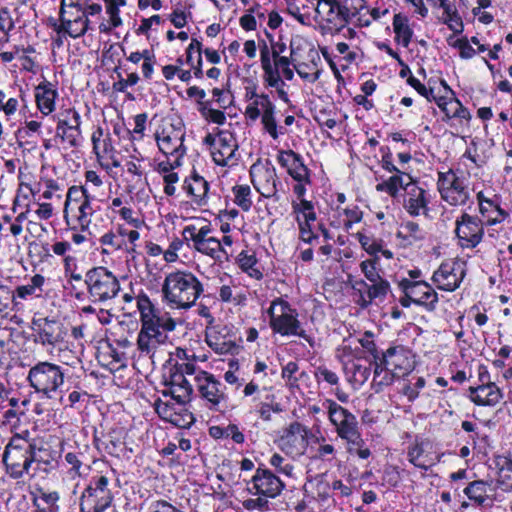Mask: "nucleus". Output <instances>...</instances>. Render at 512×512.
Masks as SVG:
<instances>
[{
    "instance_id": "f257e3e1",
    "label": "nucleus",
    "mask_w": 512,
    "mask_h": 512,
    "mask_svg": "<svg viewBox=\"0 0 512 512\" xmlns=\"http://www.w3.org/2000/svg\"><path fill=\"white\" fill-rule=\"evenodd\" d=\"M203 288L191 273L176 271L169 273L162 286L164 298L176 308H189L195 304Z\"/></svg>"
},
{
    "instance_id": "f03ea898",
    "label": "nucleus",
    "mask_w": 512,
    "mask_h": 512,
    "mask_svg": "<svg viewBox=\"0 0 512 512\" xmlns=\"http://www.w3.org/2000/svg\"><path fill=\"white\" fill-rule=\"evenodd\" d=\"M32 442L20 435L13 436L3 453L7 473L14 479L28 474L31 467Z\"/></svg>"
},
{
    "instance_id": "7ed1b4c3",
    "label": "nucleus",
    "mask_w": 512,
    "mask_h": 512,
    "mask_svg": "<svg viewBox=\"0 0 512 512\" xmlns=\"http://www.w3.org/2000/svg\"><path fill=\"white\" fill-rule=\"evenodd\" d=\"M85 283L93 302H106L115 298L120 291L117 277L101 266L92 268L86 273Z\"/></svg>"
},
{
    "instance_id": "20e7f679",
    "label": "nucleus",
    "mask_w": 512,
    "mask_h": 512,
    "mask_svg": "<svg viewBox=\"0 0 512 512\" xmlns=\"http://www.w3.org/2000/svg\"><path fill=\"white\" fill-rule=\"evenodd\" d=\"M108 486L106 476L93 477L80 496V512H105L114 499Z\"/></svg>"
},
{
    "instance_id": "39448f33",
    "label": "nucleus",
    "mask_w": 512,
    "mask_h": 512,
    "mask_svg": "<svg viewBox=\"0 0 512 512\" xmlns=\"http://www.w3.org/2000/svg\"><path fill=\"white\" fill-rule=\"evenodd\" d=\"M28 380L37 392L53 398L64 383V372L56 364L39 362L29 370Z\"/></svg>"
},
{
    "instance_id": "423d86ee",
    "label": "nucleus",
    "mask_w": 512,
    "mask_h": 512,
    "mask_svg": "<svg viewBox=\"0 0 512 512\" xmlns=\"http://www.w3.org/2000/svg\"><path fill=\"white\" fill-rule=\"evenodd\" d=\"M330 422L336 427L338 435L348 442L358 444L361 441L356 417L332 400H326Z\"/></svg>"
},
{
    "instance_id": "0eeeda50",
    "label": "nucleus",
    "mask_w": 512,
    "mask_h": 512,
    "mask_svg": "<svg viewBox=\"0 0 512 512\" xmlns=\"http://www.w3.org/2000/svg\"><path fill=\"white\" fill-rule=\"evenodd\" d=\"M184 137L185 133L182 129L175 127L173 124L163 126L161 130L155 132L158 148L166 156L182 158L185 155Z\"/></svg>"
},
{
    "instance_id": "6e6552de",
    "label": "nucleus",
    "mask_w": 512,
    "mask_h": 512,
    "mask_svg": "<svg viewBox=\"0 0 512 512\" xmlns=\"http://www.w3.org/2000/svg\"><path fill=\"white\" fill-rule=\"evenodd\" d=\"M455 233L461 247L474 248L483 238L484 227L480 219L464 213L456 220Z\"/></svg>"
},
{
    "instance_id": "1a4fd4ad",
    "label": "nucleus",
    "mask_w": 512,
    "mask_h": 512,
    "mask_svg": "<svg viewBox=\"0 0 512 512\" xmlns=\"http://www.w3.org/2000/svg\"><path fill=\"white\" fill-rule=\"evenodd\" d=\"M268 312L270 314L271 327L275 332L281 335L299 334V322L286 303L274 302Z\"/></svg>"
},
{
    "instance_id": "9d476101",
    "label": "nucleus",
    "mask_w": 512,
    "mask_h": 512,
    "mask_svg": "<svg viewBox=\"0 0 512 512\" xmlns=\"http://www.w3.org/2000/svg\"><path fill=\"white\" fill-rule=\"evenodd\" d=\"M398 286L402 292H407L408 298L417 305H426L433 309L438 301L437 293L425 281H412L403 278L398 282Z\"/></svg>"
},
{
    "instance_id": "9b49d317",
    "label": "nucleus",
    "mask_w": 512,
    "mask_h": 512,
    "mask_svg": "<svg viewBox=\"0 0 512 512\" xmlns=\"http://www.w3.org/2000/svg\"><path fill=\"white\" fill-rule=\"evenodd\" d=\"M196 381L197 389L201 397L207 401L209 409L218 410L219 404L225 399V386L212 374L203 371L196 376Z\"/></svg>"
},
{
    "instance_id": "f8f14e48",
    "label": "nucleus",
    "mask_w": 512,
    "mask_h": 512,
    "mask_svg": "<svg viewBox=\"0 0 512 512\" xmlns=\"http://www.w3.org/2000/svg\"><path fill=\"white\" fill-rule=\"evenodd\" d=\"M283 488L284 483L279 477L268 469L258 468L252 478V486L248 490L256 495L274 498L280 494Z\"/></svg>"
},
{
    "instance_id": "ddd939ff",
    "label": "nucleus",
    "mask_w": 512,
    "mask_h": 512,
    "mask_svg": "<svg viewBox=\"0 0 512 512\" xmlns=\"http://www.w3.org/2000/svg\"><path fill=\"white\" fill-rule=\"evenodd\" d=\"M168 339L166 333L156 330L150 318L143 319L141 315V329L137 338L138 349L147 355L153 356L158 345L164 344Z\"/></svg>"
},
{
    "instance_id": "4468645a",
    "label": "nucleus",
    "mask_w": 512,
    "mask_h": 512,
    "mask_svg": "<svg viewBox=\"0 0 512 512\" xmlns=\"http://www.w3.org/2000/svg\"><path fill=\"white\" fill-rule=\"evenodd\" d=\"M409 183L405 184V197L403 206L411 216H419L421 214L427 215L428 212V199L426 191L417 186L412 178L408 175Z\"/></svg>"
},
{
    "instance_id": "2eb2a0df",
    "label": "nucleus",
    "mask_w": 512,
    "mask_h": 512,
    "mask_svg": "<svg viewBox=\"0 0 512 512\" xmlns=\"http://www.w3.org/2000/svg\"><path fill=\"white\" fill-rule=\"evenodd\" d=\"M464 275V270L456 262L452 264L443 263L434 272L432 280L439 289L454 291L459 287Z\"/></svg>"
},
{
    "instance_id": "dca6fc26",
    "label": "nucleus",
    "mask_w": 512,
    "mask_h": 512,
    "mask_svg": "<svg viewBox=\"0 0 512 512\" xmlns=\"http://www.w3.org/2000/svg\"><path fill=\"white\" fill-rule=\"evenodd\" d=\"M65 113L67 116L58 120L56 134L61 137L62 141L68 142L71 147H76L79 145L81 136L80 115L73 109H68Z\"/></svg>"
},
{
    "instance_id": "f3484780",
    "label": "nucleus",
    "mask_w": 512,
    "mask_h": 512,
    "mask_svg": "<svg viewBox=\"0 0 512 512\" xmlns=\"http://www.w3.org/2000/svg\"><path fill=\"white\" fill-rule=\"evenodd\" d=\"M33 329L37 332L35 342L43 346L55 345L62 338L61 323L48 317L33 319Z\"/></svg>"
},
{
    "instance_id": "a211bd4d",
    "label": "nucleus",
    "mask_w": 512,
    "mask_h": 512,
    "mask_svg": "<svg viewBox=\"0 0 512 512\" xmlns=\"http://www.w3.org/2000/svg\"><path fill=\"white\" fill-rule=\"evenodd\" d=\"M381 361L386 368L397 374V377L406 375L413 369V364L402 347H390L382 354Z\"/></svg>"
},
{
    "instance_id": "6ab92c4d",
    "label": "nucleus",
    "mask_w": 512,
    "mask_h": 512,
    "mask_svg": "<svg viewBox=\"0 0 512 512\" xmlns=\"http://www.w3.org/2000/svg\"><path fill=\"white\" fill-rule=\"evenodd\" d=\"M238 145L231 133L220 131L216 146L212 149L213 161L219 166L228 165V161L235 155Z\"/></svg>"
},
{
    "instance_id": "aec40b11",
    "label": "nucleus",
    "mask_w": 512,
    "mask_h": 512,
    "mask_svg": "<svg viewBox=\"0 0 512 512\" xmlns=\"http://www.w3.org/2000/svg\"><path fill=\"white\" fill-rule=\"evenodd\" d=\"M326 10L325 24H322V33H334L341 30L348 22L350 17L349 9L334 3L331 6L322 7V11Z\"/></svg>"
},
{
    "instance_id": "412c9836",
    "label": "nucleus",
    "mask_w": 512,
    "mask_h": 512,
    "mask_svg": "<svg viewBox=\"0 0 512 512\" xmlns=\"http://www.w3.org/2000/svg\"><path fill=\"white\" fill-rule=\"evenodd\" d=\"M68 11L60 8L61 28L70 37L78 38L83 36L89 28V19L86 12H82V8H78L75 18H67Z\"/></svg>"
},
{
    "instance_id": "4be33fe9",
    "label": "nucleus",
    "mask_w": 512,
    "mask_h": 512,
    "mask_svg": "<svg viewBox=\"0 0 512 512\" xmlns=\"http://www.w3.org/2000/svg\"><path fill=\"white\" fill-rule=\"evenodd\" d=\"M469 392L471 401L480 406H494L502 398L500 389L489 381L477 387H470Z\"/></svg>"
},
{
    "instance_id": "5701e85b",
    "label": "nucleus",
    "mask_w": 512,
    "mask_h": 512,
    "mask_svg": "<svg viewBox=\"0 0 512 512\" xmlns=\"http://www.w3.org/2000/svg\"><path fill=\"white\" fill-rule=\"evenodd\" d=\"M294 208L296 212H299L302 215V217L298 216L302 241L311 243L312 240H317V235L311 228V222L316 221V213L313 211L312 203L306 200H301L300 205L295 206Z\"/></svg>"
},
{
    "instance_id": "b1692460",
    "label": "nucleus",
    "mask_w": 512,
    "mask_h": 512,
    "mask_svg": "<svg viewBox=\"0 0 512 512\" xmlns=\"http://www.w3.org/2000/svg\"><path fill=\"white\" fill-rule=\"evenodd\" d=\"M250 175L254 187L262 195L275 192V170L273 167H259L254 164L250 169Z\"/></svg>"
},
{
    "instance_id": "393cba45",
    "label": "nucleus",
    "mask_w": 512,
    "mask_h": 512,
    "mask_svg": "<svg viewBox=\"0 0 512 512\" xmlns=\"http://www.w3.org/2000/svg\"><path fill=\"white\" fill-rule=\"evenodd\" d=\"M278 162L287 169L289 175L298 182L308 181V169L301 162L300 156L292 150L280 151Z\"/></svg>"
},
{
    "instance_id": "a878e982",
    "label": "nucleus",
    "mask_w": 512,
    "mask_h": 512,
    "mask_svg": "<svg viewBox=\"0 0 512 512\" xmlns=\"http://www.w3.org/2000/svg\"><path fill=\"white\" fill-rule=\"evenodd\" d=\"M165 385L169 386L171 397L178 403H185L193 392L191 384L181 373L169 371V377L165 380Z\"/></svg>"
},
{
    "instance_id": "bb28decb",
    "label": "nucleus",
    "mask_w": 512,
    "mask_h": 512,
    "mask_svg": "<svg viewBox=\"0 0 512 512\" xmlns=\"http://www.w3.org/2000/svg\"><path fill=\"white\" fill-rule=\"evenodd\" d=\"M208 346L218 354H236L239 351V345L228 336L227 333L221 331H213L206 335Z\"/></svg>"
},
{
    "instance_id": "cd10ccee",
    "label": "nucleus",
    "mask_w": 512,
    "mask_h": 512,
    "mask_svg": "<svg viewBox=\"0 0 512 512\" xmlns=\"http://www.w3.org/2000/svg\"><path fill=\"white\" fill-rule=\"evenodd\" d=\"M57 91L53 88L52 83L44 81L35 89V98L39 110L48 115L55 109V99Z\"/></svg>"
},
{
    "instance_id": "c85d7f7f",
    "label": "nucleus",
    "mask_w": 512,
    "mask_h": 512,
    "mask_svg": "<svg viewBox=\"0 0 512 512\" xmlns=\"http://www.w3.org/2000/svg\"><path fill=\"white\" fill-rule=\"evenodd\" d=\"M193 248L204 255L210 256L215 261L222 262L223 259H228V253L222 247L221 242L215 237L194 242Z\"/></svg>"
},
{
    "instance_id": "c756f323",
    "label": "nucleus",
    "mask_w": 512,
    "mask_h": 512,
    "mask_svg": "<svg viewBox=\"0 0 512 512\" xmlns=\"http://www.w3.org/2000/svg\"><path fill=\"white\" fill-rule=\"evenodd\" d=\"M303 490L304 497L296 506V510L303 511L308 509L310 512H315V505L320 497V480L317 477L308 479L303 486Z\"/></svg>"
},
{
    "instance_id": "7c9ffc66",
    "label": "nucleus",
    "mask_w": 512,
    "mask_h": 512,
    "mask_svg": "<svg viewBox=\"0 0 512 512\" xmlns=\"http://www.w3.org/2000/svg\"><path fill=\"white\" fill-rule=\"evenodd\" d=\"M184 189L193 197L194 203L198 206H202L206 203L208 182L203 177L194 174L190 179H186Z\"/></svg>"
},
{
    "instance_id": "2f4dec72",
    "label": "nucleus",
    "mask_w": 512,
    "mask_h": 512,
    "mask_svg": "<svg viewBox=\"0 0 512 512\" xmlns=\"http://www.w3.org/2000/svg\"><path fill=\"white\" fill-rule=\"evenodd\" d=\"M282 442L292 443L298 451H303L308 445V431L298 422L290 424L281 437Z\"/></svg>"
},
{
    "instance_id": "473e14b6",
    "label": "nucleus",
    "mask_w": 512,
    "mask_h": 512,
    "mask_svg": "<svg viewBox=\"0 0 512 512\" xmlns=\"http://www.w3.org/2000/svg\"><path fill=\"white\" fill-rule=\"evenodd\" d=\"M260 107L263 111L262 113V123L264 125L265 130L270 134L273 139L278 138L277 132V123L274 118V105L271 103L269 98L266 95H261L260 97Z\"/></svg>"
},
{
    "instance_id": "72a5a7b5",
    "label": "nucleus",
    "mask_w": 512,
    "mask_h": 512,
    "mask_svg": "<svg viewBox=\"0 0 512 512\" xmlns=\"http://www.w3.org/2000/svg\"><path fill=\"white\" fill-rule=\"evenodd\" d=\"M91 197L83 186H72L69 188L64 205V217L67 219L69 212H74V207L84 203Z\"/></svg>"
},
{
    "instance_id": "f704fd0d",
    "label": "nucleus",
    "mask_w": 512,
    "mask_h": 512,
    "mask_svg": "<svg viewBox=\"0 0 512 512\" xmlns=\"http://www.w3.org/2000/svg\"><path fill=\"white\" fill-rule=\"evenodd\" d=\"M319 7L320 0L317 1V4L315 6L313 5L312 7H310L308 5H303L302 8H296V11L290 10V13L293 14L296 17V19L302 24L317 28L319 24Z\"/></svg>"
},
{
    "instance_id": "c9c22d12",
    "label": "nucleus",
    "mask_w": 512,
    "mask_h": 512,
    "mask_svg": "<svg viewBox=\"0 0 512 512\" xmlns=\"http://www.w3.org/2000/svg\"><path fill=\"white\" fill-rule=\"evenodd\" d=\"M393 29L396 34V40L401 41L404 47H408L413 31L408 25L407 17L401 13L395 14L393 17Z\"/></svg>"
},
{
    "instance_id": "e433bc0d",
    "label": "nucleus",
    "mask_w": 512,
    "mask_h": 512,
    "mask_svg": "<svg viewBox=\"0 0 512 512\" xmlns=\"http://www.w3.org/2000/svg\"><path fill=\"white\" fill-rule=\"evenodd\" d=\"M95 210L91 205V198L84 203H81L74 207V212L72 216L75 218L77 225L80 227L82 231H85L89 228L91 223V218L94 214Z\"/></svg>"
},
{
    "instance_id": "4c0bfd02",
    "label": "nucleus",
    "mask_w": 512,
    "mask_h": 512,
    "mask_svg": "<svg viewBox=\"0 0 512 512\" xmlns=\"http://www.w3.org/2000/svg\"><path fill=\"white\" fill-rule=\"evenodd\" d=\"M145 302L147 306H144L141 303L139 304L140 312L143 316V319L150 318L152 322H154L155 329L161 330L164 333L165 331H172L175 329V321L170 317H167L165 322H163V324H160L159 319L156 318V312L153 306L151 305L150 301L146 299Z\"/></svg>"
},
{
    "instance_id": "58836bf2",
    "label": "nucleus",
    "mask_w": 512,
    "mask_h": 512,
    "mask_svg": "<svg viewBox=\"0 0 512 512\" xmlns=\"http://www.w3.org/2000/svg\"><path fill=\"white\" fill-rule=\"evenodd\" d=\"M465 495L473 500L480 506H484L485 502L488 498L487 493V483L483 480H476L470 482L468 486L464 489Z\"/></svg>"
},
{
    "instance_id": "ea45409f",
    "label": "nucleus",
    "mask_w": 512,
    "mask_h": 512,
    "mask_svg": "<svg viewBox=\"0 0 512 512\" xmlns=\"http://www.w3.org/2000/svg\"><path fill=\"white\" fill-rule=\"evenodd\" d=\"M469 198V193L463 182L458 178L454 185L449 189L448 194H444L443 199L451 205L465 204Z\"/></svg>"
},
{
    "instance_id": "a19ab883",
    "label": "nucleus",
    "mask_w": 512,
    "mask_h": 512,
    "mask_svg": "<svg viewBox=\"0 0 512 512\" xmlns=\"http://www.w3.org/2000/svg\"><path fill=\"white\" fill-rule=\"evenodd\" d=\"M59 496L57 492H45L39 490L38 494L34 497V505L38 510L51 512L56 506Z\"/></svg>"
},
{
    "instance_id": "79ce46f5",
    "label": "nucleus",
    "mask_w": 512,
    "mask_h": 512,
    "mask_svg": "<svg viewBox=\"0 0 512 512\" xmlns=\"http://www.w3.org/2000/svg\"><path fill=\"white\" fill-rule=\"evenodd\" d=\"M500 465L498 472L497 482L499 486L503 490H511L512 489V460L508 458H503L501 462L498 463Z\"/></svg>"
},
{
    "instance_id": "37998d69",
    "label": "nucleus",
    "mask_w": 512,
    "mask_h": 512,
    "mask_svg": "<svg viewBox=\"0 0 512 512\" xmlns=\"http://www.w3.org/2000/svg\"><path fill=\"white\" fill-rule=\"evenodd\" d=\"M211 230L210 225H204L199 229L194 225H188L183 229L182 235L184 240H191L194 243L210 238L211 236H209V234L211 233Z\"/></svg>"
},
{
    "instance_id": "c03bdc74",
    "label": "nucleus",
    "mask_w": 512,
    "mask_h": 512,
    "mask_svg": "<svg viewBox=\"0 0 512 512\" xmlns=\"http://www.w3.org/2000/svg\"><path fill=\"white\" fill-rule=\"evenodd\" d=\"M234 202L244 211H249L252 206L251 189L248 185H237L233 188Z\"/></svg>"
},
{
    "instance_id": "a18cd8bd",
    "label": "nucleus",
    "mask_w": 512,
    "mask_h": 512,
    "mask_svg": "<svg viewBox=\"0 0 512 512\" xmlns=\"http://www.w3.org/2000/svg\"><path fill=\"white\" fill-rule=\"evenodd\" d=\"M238 263L240 268L250 276H253L256 279L262 277V273L254 267L257 263V259L253 254H248L247 252L242 251L238 256Z\"/></svg>"
},
{
    "instance_id": "49530a36",
    "label": "nucleus",
    "mask_w": 512,
    "mask_h": 512,
    "mask_svg": "<svg viewBox=\"0 0 512 512\" xmlns=\"http://www.w3.org/2000/svg\"><path fill=\"white\" fill-rule=\"evenodd\" d=\"M373 284L368 287V303H370L373 299L380 298L383 299L390 291V284L387 280L382 278L378 279L376 282H372Z\"/></svg>"
},
{
    "instance_id": "de8ad7c7",
    "label": "nucleus",
    "mask_w": 512,
    "mask_h": 512,
    "mask_svg": "<svg viewBox=\"0 0 512 512\" xmlns=\"http://www.w3.org/2000/svg\"><path fill=\"white\" fill-rule=\"evenodd\" d=\"M199 111L206 120L216 123L218 125H222L226 121V116L224 112L218 109L209 108L208 102L201 103Z\"/></svg>"
},
{
    "instance_id": "09e8293b",
    "label": "nucleus",
    "mask_w": 512,
    "mask_h": 512,
    "mask_svg": "<svg viewBox=\"0 0 512 512\" xmlns=\"http://www.w3.org/2000/svg\"><path fill=\"white\" fill-rule=\"evenodd\" d=\"M457 179L458 177L452 170L445 173H439L438 188L442 198L444 197V194H448L449 189H451Z\"/></svg>"
},
{
    "instance_id": "8fccbe9b",
    "label": "nucleus",
    "mask_w": 512,
    "mask_h": 512,
    "mask_svg": "<svg viewBox=\"0 0 512 512\" xmlns=\"http://www.w3.org/2000/svg\"><path fill=\"white\" fill-rule=\"evenodd\" d=\"M53 458L48 449L37 448L35 444L32 443V451H31V464L37 463L38 465L44 464L46 466L51 465Z\"/></svg>"
},
{
    "instance_id": "3c124183",
    "label": "nucleus",
    "mask_w": 512,
    "mask_h": 512,
    "mask_svg": "<svg viewBox=\"0 0 512 512\" xmlns=\"http://www.w3.org/2000/svg\"><path fill=\"white\" fill-rule=\"evenodd\" d=\"M14 23L7 8L0 9V41L8 40V32L13 29Z\"/></svg>"
},
{
    "instance_id": "603ef678",
    "label": "nucleus",
    "mask_w": 512,
    "mask_h": 512,
    "mask_svg": "<svg viewBox=\"0 0 512 512\" xmlns=\"http://www.w3.org/2000/svg\"><path fill=\"white\" fill-rule=\"evenodd\" d=\"M399 235L405 238H411L413 240H419L423 238L419 225L413 221L404 222L401 225Z\"/></svg>"
},
{
    "instance_id": "864d4df0",
    "label": "nucleus",
    "mask_w": 512,
    "mask_h": 512,
    "mask_svg": "<svg viewBox=\"0 0 512 512\" xmlns=\"http://www.w3.org/2000/svg\"><path fill=\"white\" fill-rule=\"evenodd\" d=\"M423 453V447L419 444H416L408 449V460L414 466L424 470H428L429 465L420 460Z\"/></svg>"
},
{
    "instance_id": "5fc2aeb1",
    "label": "nucleus",
    "mask_w": 512,
    "mask_h": 512,
    "mask_svg": "<svg viewBox=\"0 0 512 512\" xmlns=\"http://www.w3.org/2000/svg\"><path fill=\"white\" fill-rule=\"evenodd\" d=\"M373 333L370 331H366L362 338L359 339L361 346L369 352L373 359H379V352L377 350L376 344L372 340Z\"/></svg>"
},
{
    "instance_id": "6e6d98bb",
    "label": "nucleus",
    "mask_w": 512,
    "mask_h": 512,
    "mask_svg": "<svg viewBox=\"0 0 512 512\" xmlns=\"http://www.w3.org/2000/svg\"><path fill=\"white\" fill-rule=\"evenodd\" d=\"M195 419L191 412L184 411L182 414L175 413L174 418H171V423L181 428H189Z\"/></svg>"
},
{
    "instance_id": "4d7b16f0",
    "label": "nucleus",
    "mask_w": 512,
    "mask_h": 512,
    "mask_svg": "<svg viewBox=\"0 0 512 512\" xmlns=\"http://www.w3.org/2000/svg\"><path fill=\"white\" fill-rule=\"evenodd\" d=\"M453 46L460 50V56L463 59H470L476 54L475 49L469 44L466 38L456 40Z\"/></svg>"
},
{
    "instance_id": "13d9d810",
    "label": "nucleus",
    "mask_w": 512,
    "mask_h": 512,
    "mask_svg": "<svg viewBox=\"0 0 512 512\" xmlns=\"http://www.w3.org/2000/svg\"><path fill=\"white\" fill-rule=\"evenodd\" d=\"M360 266H361L362 272L364 273L365 277L370 282H376L378 279L381 278L380 275L378 274V272L376 271L374 260L363 261Z\"/></svg>"
},
{
    "instance_id": "bf43d9fd",
    "label": "nucleus",
    "mask_w": 512,
    "mask_h": 512,
    "mask_svg": "<svg viewBox=\"0 0 512 512\" xmlns=\"http://www.w3.org/2000/svg\"><path fill=\"white\" fill-rule=\"evenodd\" d=\"M284 461H285V459L281 455L276 453L271 457L270 464L272 466H274L279 472L283 473L284 475L291 476L293 466L288 463L283 465Z\"/></svg>"
},
{
    "instance_id": "052dcab7",
    "label": "nucleus",
    "mask_w": 512,
    "mask_h": 512,
    "mask_svg": "<svg viewBox=\"0 0 512 512\" xmlns=\"http://www.w3.org/2000/svg\"><path fill=\"white\" fill-rule=\"evenodd\" d=\"M359 242L363 249L373 255L381 251V245L375 240L365 235H360Z\"/></svg>"
},
{
    "instance_id": "680f3d73",
    "label": "nucleus",
    "mask_w": 512,
    "mask_h": 512,
    "mask_svg": "<svg viewBox=\"0 0 512 512\" xmlns=\"http://www.w3.org/2000/svg\"><path fill=\"white\" fill-rule=\"evenodd\" d=\"M265 80L269 86L278 88L280 85H284L281 80L280 72L277 69L271 67V71L264 70Z\"/></svg>"
},
{
    "instance_id": "e2e57ef3",
    "label": "nucleus",
    "mask_w": 512,
    "mask_h": 512,
    "mask_svg": "<svg viewBox=\"0 0 512 512\" xmlns=\"http://www.w3.org/2000/svg\"><path fill=\"white\" fill-rule=\"evenodd\" d=\"M397 377V374H395L393 371H390V370H386L380 378L376 379L374 382H373V385L376 388V391H380L381 387L383 386H388L390 384H392L394 378Z\"/></svg>"
},
{
    "instance_id": "0e129e2a",
    "label": "nucleus",
    "mask_w": 512,
    "mask_h": 512,
    "mask_svg": "<svg viewBox=\"0 0 512 512\" xmlns=\"http://www.w3.org/2000/svg\"><path fill=\"white\" fill-rule=\"evenodd\" d=\"M14 299L13 292L4 285H0V311L8 308L9 303Z\"/></svg>"
},
{
    "instance_id": "69168bd1",
    "label": "nucleus",
    "mask_w": 512,
    "mask_h": 512,
    "mask_svg": "<svg viewBox=\"0 0 512 512\" xmlns=\"http://www.w3.org/2000/svg\"><path fill=\"white\" fill-rule=\"evenodd\" d=\"M155 410L158 415L171 422V418H174L175 413H172L171 408L167 403L162 402L161 400L156 401Z\"/></svg>"
},
{
    "instance_id": "338daca9",
    "label": "nucleus",
    "mask_w": 512,
    "mask_h": 512,
    "mask_svg": "<svg viewBox=\"0 0 512 512\" xmlns=\"http://www.w3.org/2000/svg\"><path fill=\"white\" fill-rule=\"evenodd\" d=\"M100 242L102 245L110 246L114 249H120L123 244V240L117 239L116 235L113 232L105 233Z\"/></svg>"
},
{
    "instance_id": "774afa93",
    "label": "nucleus",
    "mask_w": 512,
    "mask_h": 512,
    "mask_svg": "<svg viewBox=\"0 0 512 512\" xmlns=\"http://www.w3.org/2000/svg\"><path fill=\"white\" fill-rule=\"evenodd\" d=\"M243 506L247 510H264L268 506V501L261 497L255 499H247L244 501Z\"/></svg>"
}]
</instances>
